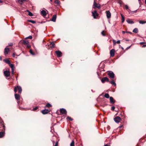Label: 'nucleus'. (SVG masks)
I'll return each instance as SVG.
<instances>
[{"instance_id":"obj_8","label":"nucleus","mask_w":146,"mask_h":146,"mask_svg":"<svg viewBox=\"0 0 146 146\" xmlns=\"http://www.w3.org/2000/svg\"><path fill=\"white\" fill-rule=\"evenodd\" d=\"M10 51L9 49L7 46L5 49L4 54L5 56L8 54V52Z\"/></svg>"},{"instance_id":"obj_18","label":"nucleus","mask_w":146,"mask_h":146,"mask_svg":"<svg viewBox=\"0 0 146 146\" xmlns=\"http://www.w3.org/2000/svg\"><path fill=\"white\" fill-rule=\"evenodd\" d=\"M17 89L19 91V93L21 94L22 91L21 87L20 86H17Z\"/></svg>"},{"instance_id":"obj_36","label":"nucleus","mask_w":146,"mask_h":146,"mask_svg":"<svg viewBox=\"0 0 146 146\" xmlns=\"http://www.w3.org/2000/svg\"><path fill=\"white\" fill-rule=\"evenodd\" d=\"M38 108V107H36L35 108H34L33 110H32V111H35L36 110H37Z\"/></svg>"},{"instance_id":"obj_20","label":"nucleus","mask_w":146,"mask_h":146,"mask_svg":"<svg viewBox=\"0 0 146 146\" xmlns=\"http://www.w3.org/2000/svg\"><path fill=\"white\" fill-rule=\"evenodd\" d=\"M41 14L43 16H45L46 15V11L44 10H42L41 11Z\"/></svg>"},{"instance_id":"obj_38","label":"nucleus","mask_w":146,"mask_h":146,"mask_svg":"<svg viewBox=\"0 0 146 146\" xmlns=\"http://www.w3.org/2000/svg\"><path fill=\"white\" fill-rule=\"evenodd\" d=\"M25 0H18V2L20 3H23Z\"/></svg>"},{"instance_id":"obj_35","label":"nucleus","mask_w":146,"mask_h":146,"mask_svg":"<svg viewBox=\"0 0 146 146\" xmlns=\"http://www.w3.org/2000/svg\"><path fill=\"white\" fill-rule=\"evenodd\" d=\"M29 38V39H31L32 38V36H30L26 38L25 39Z\"/></svg>"},{"instance_id":"obj_3","label":"nucleus","mask_w":146,"mask_h":146,"mask_svg":"<svg viewBox=\"0 0 146 146\" xmlns=\"http://www.w3.org/2000/svg\"><path fill=\"white\" fill-rule=\"evenodd\" d=\"M92 16L94 19H96L98 16V14L96 10L92 11Z\"/></svg>"},{"instance_id":"obj_31","label":"nucleus","mask_w":146,"mask_h":146,"mask_svg":"<svg viewBox=\"0 0 146 146\" xmlns=\"http://www.w3.org/2000/svg\"><path fill=\"white\" fill-rule=\"evenodd\" d=\"M51 105L50 104L48 103H47L46 106V107L48 108L51 107Z\"/></svg>"},{"instance_id":"obj_2","label":"nucleus","mask_w":146,"mask_h":146,"mask_svg":"<svg viewBox=\"0 0 146 146\" xmlns=\"http://www.w3.org/2000/svg\"><path fill=\"white\" fill-rule=\"evenodd\" d=\"M108 72V74L110 77L111 79L114 78L115 77V74L114 73L111 71H109Z\"/></svg>"},{"instance_id":"obj_24","label":"nucleus","mask_w":146,"mask_h":146,"mask_svg":"<svg viewBox=\"0 0 146 146\" xmlns=\"http://www.w3.org/2000/svg\"><path fill=\"white\" fill-rule=\"evenodd\" d=\"M55 3L57 4V5H59L60 4V2L58 0H55L54 1Z\"/></svg>"},{"instance_id":"obj_17","label":"nucleus","mask_w":146,"mask_h":146,"mask_svg":"<svg viewBox=\"0 0 146 146\" xmlns=\"http://www.w3.org/2000/svg\"><path fill=\"white\" fill-rule=\"evenodd\" d=\"M110 102L111 104H114L115 103V100H114L113 98L112 97H110Z\"/></svg>"},{"instance_id":"obj_33","label":"nucleus","mask_w":146,"mask_h":146,"mask_svg":"<svg viewBox=\"0 0 146 146\" xmlns=\"http://www.w3.org/2000/svg\"><path fill=\"white\" fill-rule=\"evenodd\" d=\"M28 15L31 16H33V14L30 11H29L28 13Z\"/></svg>"},{"instance_id":"obj_11","label":"nucleus","mask_w":146,"mask_h":146,"mask_svg":"<svg viewBox=\"0 0 146 146\" xmlns=\"http://www.w3.org/2000/svg\"><path fill=\"white\" fill-rule=\"evenodd\" d=\"M60 113L62 114H66L67 111L64 108H61L60 110Z\"/></svg>"},{"instance_id":"obj_19","label":"nucleus","mask_w":146,"mask_h":146,"mask_svg":"<svg viewBox=\"0 0 146 146\" xmlns=\"http://www.w3.org/2000/svg\"><path fill=\"white\" fill-rule=\"evenodd\" d=\"M56 15H54L52 18V19H51V21L54 22H55L56 21Z\"/></svg>"},{"instance_id":"obj_10","label":"nucleus","mask_w":146,"mask_h":146,"mask_svg":"<svg viewBox=\"0 0 146 146\" xmlns=\"http://www.w3.org/2000/svg\"><path fill=\"white\" fill-rule=\"evenodd\" d=\"M101 80L102 82L103 83H104L105 81H106L107 82H109V79L107 77H104L103 78L101 79Z\"/></svg>"},{"instance_id":"obj_39","label":"nucleus","mask_w":146,"mask_h":146,"mask_svg":"<svg viewBox=\"0 0 146 146\" xmlns=\"http://www.w3.org/2000/svg\"><path fill=\"white\" fill-rule=\"evenodd\" d=\"M126 10H128V9H129V7L127 5H125V8Z\"/></svg>"},{"instance_id":"obj_30","label":"nucleus","mask_w":146,"mask_h":146,"mask_svg":"<svg viewBox=\"0 0 146 146\" xmlns=\"http://www.w3.org/2000/svg\"><path fill=\"white\" fill-rule=\"evenodd\" d=\"M110 84H112V85H114L115 86L116 85V83H115V82H114L113 81H110Z\"/></svg>"},{"instance_id":"obj_28","label":"nucleus","mask_w":146,"mask_h":146,"mask_svg":"<svg viewBox=\"0 0 146 146\" xmlns=\"http://www.w3.org/2000/svg\"><path fill=\"white\" fill-rule=\"evenodd\" d=\"M28 22H31V23H33V24H34V23H36V21H33V20H28Z\"/></svg>"},{"instance_id":"obj_26","label":"nucleus","mask_w":146,"mask_h":146,"mask_svg":"<svg viewBox=\"0 0 146 146\" xmlns=\"http://www.w3.org/2000/svg\"><path fill=\"white\" fill-rule=\"evenodd\" d=\"M140 24H144L146 23V21H142L140 20L139 21Z\"/></svg>"},{"instance_id":"obj_9","label":"nucleus","mask_w":146,"mask_h":146,"mask_svg":"<svg viewBox=\"0 0 146 146\" xmlns=\"http://www.w3.org/2000/svg\"><path fill=\"white\" fill-rule=\"evenodd\" d=\"M4 74L5 76L6 77H9L10 76V72L9 71H5L4 72Z\"/></svg>"},{"instance_id":"obj_47","label":"nucleus","mask_w":146,"mask_h":146,"mask_svg":"<svg viewBox=\"0 0 146 146\" xmlns=\"http://www.w3.org/2000/svg\"><path fill=\"white\" fill-rule=\"evenodd\" d=\"M9 46H11L13 45V44L12 43H10L9 44Z\"/></svg>"},{"instance_id":"obj_46","label":"nucleus","mask_w":146,"mask_h":146,"mask_svg":"<svg viewBox=\"0 0 146 146\" xmlns=\"http://www.w3.org/2000/svg\"><path fill=\"white\" fill-rule=\"evenodd\" d=\"M15 53H13V57H15Z\"/></svg>"},{"instance_id":"obj_4","label":"nucleus","mask_w":146,"mask_h":146,"mask_svg":"<svg viewBox=\"0 0 146 146\" xmlns=\"http://www.w3.org/2000/svg\"><path fill=\"white\" fill-rule=\"evenodd\" d=\"M22 43L24 44L27 45V47L28 48H30L31 47V46L29 44L28 40H23L22 42Z\"/></svg>"},{"instance_id":"obj_13","label":"nucleus","mask_w":146,"mask_h":146,"mask_svg":"<svg viewBox=\"0 0 146 146\" xmlns=\"http://www.w3.org/2000/svg\"><path fill=\"white\" fill-rule=\"evenodd\" d=\"M115 50L114 49H112L110 51V56L113 57L114 56Z\"/></svg>"},{"instance_id":"obj_21","label":"nucleus","mask_w":146,"mask_h":146,"mask_svg":"<svg viewBox=\"0 0 146 146\" xmlns=\"http://www.w3.org/2000/svg\"><path fill=\"white\" fill-rule=\"evenodd\" d=\"M55 46V44L54 42H51L50 44V47L51 48H53Z\"/></svg>"},{"instance_id":"obj_48","label":"nucleus","mask_w":146,"mask_h":146,"mask_svg":"<svg viewBox=\"0 0 146 146\" xmlns=\"http://www.w3.org/2000/svg\"><path fill=\"white\" fill-rule=\"evenodd\" d=\"M58 142H56L54 146H58Z\"/></svg>"},{"instance_id":"obj_25","label":"nucleus","mask_w":146,"mask_h":146,"mask_svg":"<svg viewBox=\"0 0 146 146\" xmlns=\"http://www.w3.org/2000/svg\"><path fill=\"white\" fill-rule=\"evenodd\" d=\"M4 61L6 63H7L9 64L11 63L10 61L8 59H7L4 60Z\"/></svg>"},{"instance_id":"obj_63","label":"nucleus","mask_w":146,"mask_h":146,"mask_svg":"<svg viewBox=\"0 0 146 146\" xmlns=\"http://www.w3.org/2000/svg\"><path fill=\"white\" fill-rule=\"evenodd\" d=\"M138 0L139 1V3H140V2L141 1V0Z\"/></svg>"},{"instance_id":"obj_7","label":"nucleus","mask_w":146,"mask_h":146,"mask_svg":"<svg viewBox=\"0 0 146 146\" xmlns=\"http://www.w3.org/2000/svg\"><path fill=\"white\" fill-rule=\"evenodd\" d=\"M55 53L58 57H60L62 56V52L59 50H57L55 51Z\"/></svg>"},{"instance_id":"obj_16","label":"nucleus","mask_w":146,"mask_h":146,"mask_svg":"<svg viewBox=\"0 0 146 146\" xmlns=\"http://www.w3.org/2000/svg\"><path fill=\"white\" fill-rule=\"evenodd\" d=\"M127 22L129 24H133L134 23V22L132 21L131 19H128L126 20Z\"/></svg>"},{"instance_id":"obj_43","label":"nucleus","mask_w":146,"mask_h":146,"mask_svg":"<svg viewBox=\"0 0 146 146\" xmlns=\"http://www.w3.org/2000/svg\"><path fill=\"white\" fill-rule=\"evenodd\" d=\"M115 107L114 106H112L111 108V110L113 111H114L115 110Z\"/></svg>"},{"instance_id":"obj_49","label":"nucleus","mask_w":146,"mask_h":146,"mask_svg":"<svg viewBox=\"0 0 146 146\" xmlns=\"http://www.w3.org/2000/svg\"><path fill=\"white\" fill-rule=\"evenodd\" d=\"M127 10V11H128V12L130 13V12L131 11V10L129 9H128V10Z\"/></svg>"},{"instance_id":"obj_42","label":"nucleus","mask_w":146,"mask_h":146,"mask_svg":"<svg viewBox=\"0 0 146 146\" xmlns=\"http://www.w3.org/2000/svg\"><path fill=\"white\" fill-rule=\"evenodd\" d=\"M137 10L134 11H131V12H132L131 13L133 14L134 13H135L137 12Z\"/></svg>"},{"instance_id":"obj_54","label":"nucleus","mask_w":146,"mask_h":146,"mask_svg":"<svg viewBox=\"0 0 146 146\" xmlns=\"http://www.w3.org/2000/svg\"><path fill=\"white\" fill-rule=\"evenodd\" d=\"M3 123V121H2L1 122V125H2Z\"/></svg>"},{"instance_id":"obj_40","label":"nucleus","mask_w":146,"mask_h":146,"mask_svg":"<svg viewBox=\"0 0 146 146\" xmlns=\"http://www.w3.org/2000/svg\"><path fill=\"white\" fill-rule=\"evenodd\" d=\"M104 33V31H102V32L101 33L102 35L103 36H105V34Z\"/></svg>"},{"instance_id":"obj_45","label":"nucleus","mask_w":146,"mask_h":146,"mask_svg":"<svg viewBox=\"0 0 146 146\" xmlns=\"http://www.w3.org/2000/svg\"><path fill=\"white\" fill-rule=\"evenodd\" d=\"M128 33V31H122V33L123 34H125V33Z\"/></svg>"},{"instance_id":"obj_6","label":"nucleus","mask_w":146,"mask_h":146,"mask_svg":"<svg viewBox=\"0 0 146 146\" xmlns=\"http://www.w3.org/2000/svg\"><path fill=\"white\" fill-rule=\"evenodd\" d=\"M9 66L11 67V73L12 75H14V65L13 64H9Z\"/></svg>"},{"instance_id":"obj_56","label":"nucleus","mask_w":146,"mask_h":146,"mask_svg":"<svg viewBox=\"0 0 146 146\" xmlns=\"http://www.w3.org/2000/svg\"><path fill=\"white\" fill-rule=\"evenodd\" d=\"M0 59L1 60H2V58H1V56L0 57Z\"/></svg>"},{"instance_id":"obj_62","label":"nucleus","mask_w":146,"mask_h":146,"mask_svg":"<svg viewBox=\"0 0 146 146\" xmlns=\"http://www.w3.org/2000/svg\"><path fill=\"white\" fill-rule=\"evenodd\" d=\"M126 41H129V40L128 39H126Z\"/></svg>"},{"instance_id":"obj_52","label":"nucleus","mask_w":146,"mask_h":146,"mask_svg":"<svg viewBox=\"0 0 146 146\" xmlns=\"http://www.w3.org/2000/svg\"><path fill=\"white\" fill-rule=\"evenodd\" d=\"M144 43V42H140V44H141V45L142 44H143V43Z\"/></svg>"},{"instance_id":"obj_61","label":"nucleus","mask_w":146,"mask_h":146,"mask_svg":"<svg viewBox=\"0 0 146 146\" xmlns=\"http://www.w3.org/2000/svg\"><path fill=\"white\" fill-rule=\"evenodd\" d=\"M27 11L28 12V13L29 12V11H30L29 10H27Z\"/></svg>"},{"instance_id":"obj_12","label":"nucleus","mask_w":146,"mask_h":146,"mask_svg":"<svg viewBox=\"0 0 146 146\" xmlns=\"http://www.w3.org/2000/svg\"><path fill=\"white\" fill-rule=\"evenodd\" d=\"M49 112V111L48 110L45 109L42 110L41 111L42 113L43 114H46L48 113Z\"/></svg>"},{"instance_id":"obj_29","label":"nucleus","mask_w":146,"mask_h":146,"mask_svg":"<svg viewBox=\"0 0 146 146\" xmlns=\"http://www.w3.org/2000/svg\"><path fill=\"white\" fill-rule=\"evenodd\" d=\"M4 134V133L3 132H0V137H3Z\"/></svg>"},{"instance_id":"obj_50","label":"nucleus","mask_w":146,"mask_h":146,"mask_svg":"<svg viewBox=\"0 0 146 146\" xmlns=\"http://www.w3.org/2000/svg\"><path fill=\"white\" fill-rule=\"evenodd\" d=\"M146 46V44L145 45H144L142 46V47H144Z\"/></svg>"},{"instance_id":"obj_44","label":"nucleus","mask_w":146,"mask_h":146,"mask_svg":"<svg viewBox=\"0 0 146 146\" xmlns=\"http://www.w3.org/2000/svg\"><path fill=\"white\" fill-rule=\"evenodd\" d=\"M116 42L117 44H119L120 43V40H118Z\"/></svg>"},{"instance_id":"obj_15","label":"nucleus","mask_w":146,"mask_h":146,"mask_svg":"<svg viewBox=\"0 0 146 146\" xmlns=\"http://www.w3.org/2000/svg\"><path fill=\"white\" fill-rule=\"evenodd\" d=\"M15 98L16 100H19L20 99V96L18 94H15Z\"/></svg>"},{"instance_id":"obj_34","label":"nucleus","mask_w":146,"mask_h":146,"mask_svg":"<svg viewBox=\"0 0 146 146\" xmlns=\"http://www.w3.org/2000/svg\"><path fill=\"white\" fill-rule=\"evenodd\" d=\"M30 52L31 54H32L33 55H34V54H35L33 52L32 50L31 49L30 50Z\"/></svg>"},{"instance_id":"obj_60","label":"nucleus","mask_w":146,"mask_h":146,"mask_svg":"<svg viewBox=\"0 0 146 146\" xmlns=\"http://www.w3.org/2000/svg\"><path fill=\"white\" fill-rule=\"evenodd\" d=\"M104 146H109L107 144V145H105Z\"/></svg>"},{"instance_id":"obj_5","label":"nucleus","mask_w":146,"mask_h":146,"mask_svg":"<svg viewBox=\"0 0 146 146\" xmlns=\"http://www.w3.org/2000/svg\"><path fill=\"white\" fill-rule=\"evenodd\" d=\"M114 120L116 123H118L120 122V121L121 120V119L119 116H116L114 118Z\"/></svg>"},{"instance_id":"obj_53","label":"nucleus","mask_w":146,"mask_h":146,"mask_svg":"<svg viewBox=\"0 0 146 146\" xmlns=\"http://www.w3.org/2000/svg\"><path fill=\"white\" fill-rule=\"evenodd\" d=\"M130 33V34H132V33H131V32H128V33Z\"/></svg>"},{"instance_id":"obj_22","label":"nucleus","mask_w":146,"mask_h":146,"mask_svg":"<svg viewBox=\"0 0 146 146\" xmlns=\"http://www.w3.org/2000/svg\"><path fill=\"white\" fill-rule=\"evenodd\" d=\"M133 32L134 33H137L138 32V29L137 28H135L133 30Z\"/></svg>"},{"instance_id":"obj_37","label":"nucleus","mask_w":146,"mask_h":146,"mask_svg":"<svg viewBox=\"0 0 146 146\" xmlns=\"http://www.w3.org/2000/svg\"><path fill=\"white\" fill-rule=\"evenodd\" d=\"M17 86L16 87H15L14 89V91L15 92V93L17 92Z\"/></svg>"},{"instance_id":"obj_64","label":"nucleus","mask_w":146,"mask_h":146,"mask_svg":"<svg viewBox=\"0 0 146 146\" xmlns=\"http://www.w3.org/2000/svg\"><path fill=\"white\" fill-rule=\"evenodd\" d=\"M145 3L146 4V0H145Z\"/></svg>"},{"instance_id":"obj_23","label":"nucleus","mask_w":146,"mask_h":146,"mask_svg":"<svg viewBox=\"0 0 146 146\" xmlns=\"http://www.w3.org/2000/svg\"><path fill=\"white\" fill-rule=\"evenodd\" d=\"M121 22L123 23L125 21L124 17L122 14H121Z\"/></svg>"},{"instance_id":"obj_1","label":"nucleus","mask_w":146,"mask_h":146,"mask_svg":"<svg viewBox=\"0 0 146 146\" xmlns=\"http://www.w3.org/2000/svg\"><path fill=\"white\" fill-rule=\"evenodd\" d=\"M96 1H94L93 7L94 8L96 7L98 8V9H100V5L99 4L97 3H96Z\"/></svg>"},{"instance_id":"obj_41","label":"nucleus","mask_w":146,"mask_h":146,"mask_svg":"<svg viewBox=\"0 0 146 146\" xmlns=\"http://www.w3.org/2000/svg\"><path fill=\"white\" fill-rule=\"evenodd\" d=\"M67 119H69L70 121H72L73 120V119L72 118H71L70 117H69V116L67 117Z\"/></svg>"},{"instance_id":"obj_32","label":"nucleus","mask_w":146,"mask_h":146,"mask_svg":"<svg viewBox=\"0 0 146 146\" xmlns=\"http://www.w3.org/2000/svg\"><path fill=\"white\" fill-rule=\"evenodd\" d=\"M74 141H72L70 144V146H74Z\"/></svg>"},{"instance_id":"obj_27","label":"nucleus","mask_w":146,"mask_h":146,"mask_svg":"<svg viewBox=\"0 0 146 146\" xmlns=\"http://www.w3.org/2000/svg\"><path fill=\"white\" fill-rule=\"evenodd\" d=\"M104 97L107 98H108L110 97L109 94L107 93H106L104 95Z\"/></svg>"},{"instance_id":"obj_55","label":"nucleus","mask_w":146,"mask_h":146,"mask_svg":"<svg viewBox=\"0 0 146 146\" xmlns=\"http://www.w3.org/2000/svg\"><path fill=\"white\" fill-rule=\"evenodd\" d=\"M122 127V125H121V126H119V128H121V127Z\"/></svg>"},{"instance_id":"obj_51","label":"nucleus","mask_w":146,"mask_h":146,"mask_svg":"<svg viewBox=\"0 0 146 146\" xmlns=\"http://www.w3.org/2000/svg\"><path fill=\"white\" fill-rule=\"evenodd\" d=\"M119 4H122V1H120L119 2Z\"/></svg>"},{"instance_id":"obj_14","label":"nucleus","mask_w":146,"mask_h":146,"mask_svg":"<svg viewBox=\"0 0 146 146\" xmlns=\"http://www.w3.org/2000/svg\"><path fill=\"white\" fill-rule=\"evenodd\" d=\"M106 16L108 18H110L111 16V13L109 11H106Z\"/></svg>"},{"instance_id":"obj_57","label":"nucleus","mask_w":146,"mask_h":146,"mask_svg":"<svg viewBox=\"0 0 146 146\" xmlns=\"http://www.w3.org/2000/svg\"><path fill=\"white\" fill-rule=\"evenodd\" d=\"M131 46H129V47H128L127 48H129L130 47H131Z\"/></svg>"},{"instance_id":"obj_59","label":"nucleus","mask_w":146,"mask_h":146,"mask_svg":"<svg viewBox=\"0 0 146 146\" xmlns=\"http://www.w3.org/2000/svg\"><path fill=\"white\" fill-rule=\"evenodd\" d=\"M121 48L123 50L124 49L123 48V47H122V46H121Z\"/></svg>"},{"instance_id":"obj_58","label":"nucleus","mask_w":146,"mask_h":146,"mask_svg":"<svg viewBox=\"0 0 146 146\" xmlns=\"http://www.w3.org/2000/svg\"><path fill=\"white\" fill-rule=\"evenodd\" d=\"M2 1L1 0H0V3H2Z\"/></svg>"}]
</instances>
